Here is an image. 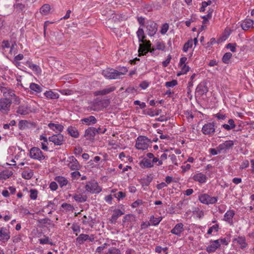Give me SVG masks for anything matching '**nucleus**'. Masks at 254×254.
I'll use <instances>...</instances> for the list:
<instances>
[{"label": "nucleus", "mask_w": 254, "mask_h": 254, "mask_svg": "<svg viewBox=\"0 0 254 254\" xmlns=\"http://www.w3.org/2000/svg\"><path fill=\"white\" fill-rule=\"evenodd\" d=\"M68 133L72 137L77 138L79 136V133L77 129L72 127H70L67 128Z\"/></svg>", "instance_id": "31"}, {"label": "nucleus", "mask_w": 254, "mask_h": 254, "mask_svg": "<svg viewBox=\"0 0 254 254\" xmlns=\"http://www.w3.org/2000/svg\"><path fill=\"white\" fill-rule=\"evenodd\" d=\"M127 72L126 69H124V72H122L113 68H107L103 70L102 74L106 78L112 79L119 78L121 75H124Z\"/></svg>", "instance_id": "2"}, {"label": "nucleus", "mask_w": 254, "mask_h": 254, "mask_svg": "<svg viewBox=\"0 0 254 254\" xmlns=\"http://www.w3.org/2000/svg\"><path fill=\"white\" fill-rule=\"evenodd\" d=\"M177 84H178V82L176 80H173L171 81L166 82L165 83V86L168 87H173L176 86V85H177Z\"/></svg>", "instance_id": "49"}, {"label": "nucleus", "mask_w": 254, "mask_h": 254, "mask_svg": "<svg viewBox=\"0 0 254 254\" xmlns=\"http://www.w3.org/2000/svg\"><path fill=\"white\" fill-rule=\"evenodd\" d=\"M85 188L86 190L92 193H98L102 190V189L95 181L87 182Z\"/></svg>", "instance_id": "4"}, {"label": "nucleus", "mask_w": 254, "mask_h": 254, "mask_svg": "<svg viewBox=\"0 0 254 254\" xmlns=\"http://www.w3.org/2000/svg\"><path fill=\"white\" fill-rule=\"evenodd\" d=\"M233 242H237L240 245L241 249H244L246 247L247 244L246 243V239L245 237H239L238 238L234 239Z\"/></svg>", "instance_id": "25"}, {"label": "nucleus", "mask_w": 254, "mask_h": 254, "mask_svg": "<svg viewBox=\"0 0 254 254\" xmlns=\"http://www.w3.org/2000/svg\"><path fill=\"white\" fill-rule=\"evenodd\" d=\"M71 177L74 178H78L81 175L79 172L76 171L71 173Z\"/></svg>", "instance_id": "62"}, {"label": "nucleus", "mask_w": 254, "mask_h": 254, "mask_svg": "<svg viewBox=\"0 0 254 254\" xmlns=\"http://www.w3.org/2000/svg\"><path fill=\"white\" fill-rule=\"evenodd\" d=\"M50 188L52 190H56L58 188V185L56 182H52L50 185Z\"/></svg>", "instance_id": "58"}, {"label": "nucleus", "mask_w": 254, "mask_h": 254, "mask_svg": "<svg viewBox=\"0 0 254 254\" xmlns=\"http://www.w3.org/2000/svg\"><path fill=\"white\" fill-rule=\"evenodd\" d=\"M217 199V197H212L207 194H201L199 196L200 201L205 204H212L215 203Z\"/></svg>", "instance_id": "7"}, {"label": "nucleus", "mask_w": 254, "mask_h": 254, "mask_svg": "<svg viewBox=\"0 0 254 254\" xmlns=\"http://www.w3.org/2000/svg\"><path fill=\"white\" fill-rule=\"evenodd\" d=\"M161 220V218L160 217L156 218L154 217V216H152L150 218V221L152 223L153 225H158Z\"/></svg>", "instance_id": "43"}, {"label": "nucleus", "mask_w": 254, "mask_h": 254, "mask_svg": "<svg viewBox=\"0 0 254 254\" xmlns=\"http://www.w3.org/2000/svg\"><path fill=\"white\" fill-rule=\"evenodd\" d=\"M51 6L48 4H44L40 9V12L42 15H48L50 14Z\"/></svg>", "instance_id": "29"}, {"label": "nucleus", "mask_w": 254, "mask_h": 254, "mask_svg": "<svg viewBox=\"0 0 254 254\" xmlns=\"http://www.w3.org/2000/svg\"><path fill=\"white\" fill-rule=\"evenodd\" d=\"M31 110L30 108L27 106H20L17 110V113L22 115H26L31 113Z\"/></svg>", "instance_id": "21"}, {"label": "nucleus", "mask_w": 254, "mask_h": 254, "mask_svg": "<svg viewBox=\"0 0 254 254\" xmlns=\"http://www.w3.org/2000/svg\"><path fill=\"white\" fill-rule=\"evenodd\" d=\"M151 141L145 136H139L137 139L135 147L138 149L145 150L148 148Z\"/></svg>", "instance_id": "3"}, {"label": "nucleus", "mask_w": 254, "mask_h": 254, "mask_svg": "<svg viewBox=\"0 0 254 254\" xmlns=\"http://www.w3.org/2000/svg\"><path fill=\"white\" fill-rule=\"evenodd\" d=\"M193 179L200 183H204L206 182V176L201 173H199L193 176Z\"/></svg>", "instance_id": "23"}, {"label": "nucleus", "mask_w": 254, "mask_h": 254, "mask_svg": "<svg viewBox=\"0 0 254 254\" xmlns=\"http://www.w3.org/2000/svg\"><path fill=\"white\" fill-rule=\"evenodd\" d=\"M29 156L31 158L39 161L43 160L45 159V156L42 151L40 148L36 147H32L30 149Z\"/></svg>", "instance_id": "6"}, {"label": "nucleus", "mask_w": 254, "mask_h": 254, "mask_svg": "<svg viewBox=\"0 0 254 254\" xmlns=\"http://www.w3.org/2000/svg\"><path fill=\"white\" fill-rule=\"evenodd\" d=\"M27 124V121L25 120H21L18 124L19 128L20 129H23L26 124Z\"/></svg>", "instance_id": "51"}, {"label": "nucleus", "mask_w": 254, "mask_h": 254, "mask_svg": "<svg viewBox=\"0 0 254 254\" xmlns=\"http://www.w3.org/2000/svg\"><path fill=\"white\" fill-rule=\"evenodd\" d=\"M167 187V185L164 182H162L161 183L158 184L156 186L158 190H161L165 187Z\"/></svg>", "instance_id": "64"}, {"label": "nucleus", "mask_w": 254, "mask_h": 254, "mask_svg": "<svg viewBox=\"0 0 254 254\" xmlns=\"http://www.w3.org/2000/svg\"><path fill=\"white\" fill-rule=\"evenodd\" d=\"M13 174L12 171L6 170L0 173V180H6L9 178Z\"/></svg>", "instance_id": "26"}, {"label": "nucleus", "mask_w": 254, "mask_h": 254, "mask_svg": "<svg viewBox=\"0 0 254 254\" xmlns=\"http://www.w3.org/2000/svg\"><path fill=\"white\" fill-rule=\"evenodd\" d=\"M10 238L9 230L5 228L0 229V241L2 242H7Z\"/></svg>", "instance_id": "13"}, {"label": "nucleus", "mask_w": 254, "mask_h": 254, "mask_svg": "<svg viewBox=\"0 0 254 254\" xmlns=\"http://www.w3.org/2000/svg\"><path fill=\"white\" fill-rule=\"evenodd\" d=\"M124 213L120 209H115L113 211V214L112 215L110 221L111 224H115L117 219L119 216L123 215Z\"/></svg>", "instance_id": "20"}, {"label": "nucleus", "mask_w": 254, "mask_h": 254, "mask_svg": "<svg viewBox=\"0 0 254 254\" xmlns=\"http://www.w3.org/2000/svg\"><path fill=\"white\" fill-rule=\"evenodd\" d=\"M103 107V103L101 101H100L98 102H96L92 104L91 106H89L88 107V110L98 111L101 110Z\"/></svg>", "instance_id": "19"}, {"label": "nucleus", "mask_w": 254, "mask_h": 254, "mask_svg": "<svg viewBox=\"0 0 254 254\" xmlns=\"http://www.w3.org/2000/svg\"><path fill=\"white\" fill-rule=\"evenodd\" d=\"M26 65H28L29 67L32 69L34 71L36 72L37 73H40L41 72V69L40 67L33 64L32 62L30 61H27L25 63Z\"/></svg>", "instance_id": "30"}, {"label": "nucleus", "mask_w": 254, "mask_h": 254, "mask_svg": "<svg viewBox=\"0 0 254 254\" xmlns=\"http://www.w3.org/2000/svg\"><path fill=\"white\" fill-rule=\"evenodd\" d=\"M13 242L14 243H18L21 241V238L20 235H16L12 237Z\"/></svg>", "instance_id": "60"}, {"label": "nucleus", "mask_w": 254, "mask_h": 254, "mask_svg": "<svg viewBox=\"0 0 254 254\" xmlns=\"http://www.w3.org/2000/svg\"><path fill=\"white\" fill-rule=\"evenodd\" d=\"M219 226L218 224H216L213 225L212 227H210L207 231V234L210 235L212 234L213 230H215L216 232H217L218 230Z\"/></svg>", "instance_id": "47"}, {"label": "nucleus", "mask_w": 254, "mask_h": 254, "mask_svg": "<svg viewBox=\"0 0 254 254\" xmlns=\"http://www.w3.org/2000/svg\"><path fill=\"white\" fill-rule=\"evenodd\" d=\"M16 124V122L14 120H12L10 122L9 124H4L3 127L5 129H8L10 128V127H13L15 126Z\"/></svg>", "instance_id": "46"}, {"label": "nucleus", "mask_w": 254, "mask_h": 254, "mask_svg": "<svg viewBox=\"0 0 254 254\" xmlns=\"http://www.w3.org/2000/svg\"><path fill=\"white\" fill-rule=\"evenodd\" d=\"M184 225L180 223L175 225V227L171 230V232L177 236H180L181 233L184 231Z\"/></svg>", "instance_id": "17"}, {"label": "nucleus", "mask_w": 254, "mask_h": 254, "mask_svg": "<svg viewBox=\"0 0 254 254\" xmlns=\"http://www.w3.org/2000/svg\"><path fill=\"white\" fill-rule=\"evenodd\" d=\"M33 173L31 172L24 171L22 174V176L25 179H30L32 177Z\"/></svg>", "instance_id": "44"}, {"label": "nucleus", "mask_w": 254, "mask_h": 254, "mask_svg": "<svg viewBox=\"0 0 254 254\" xmlns=\"http://www.w3.org/2000/svg\"><path fill=\"white\" fill-rule=\"evenodd\" d=\"M81 121L85 123L87 125H90L95 124L97 122V120L95 117L91 116L88 118L83 119Z\"/></svg>", "instance_id": "28"}, {"label": "nucleus", "mask_w": 254, "mask_h": 254, "mask_svg": "<svg viewBox=\"0 0 254 254\" xmlns=\"http://www.w3.org/2000/svg\"><path fill=\"white\" fill-rule=\"evenodd\" d=\"M66 162L68 163L67 164L68 167L71 170H78L79 169V164L74 157L70 156L68 157Z\"/></svg>", "instance_id": "9"}, {"label": "nucleus", "mask_w": 254, "mask_h": 254, "mask_svg": "<svg viewBox=\"0 0 254 254\" xmlns=\"http://www.w3.org/2000/svg\"><path fill=\"white\" fill-rule=\"evenodd\" d=\"M140 164L142 165L144 167L151 168L153 166V164L150 161L147 159L144 158L141 162Z\"/></svg>", "instance_id": "37"}, {"label": "nucleus", "mask_w": 254, "mask_h": 254, "mask_svg": "<svg viewBox=\"0 0 254 254\" xmlns=\"http://www.w3.org/2000/svg\"><path fill=\"white\" fill-rule=\"evenodd\" d=\"M146 28L148 34L150 36H153L157 30V24L153 21H149L147 23Z\"/></svg>", "instance_id": "14"}, {"label": "nucleus", "mask_w": 254, "mask_h": 254, "mask_svg": "<svg viewBox=\"0 0 254 254\" xmlns=\"http://www.w3.org/2000/svg\"><path fill=\"white\" fill-rule=\"evenodd\" d=\"M45 96L47 98L51 99H56L59 98V94L56 93H54L52 91H46L44 93Z\"/></svg>", "instance_id": "34"}, {"label": "nucleus", "mask_w": 254, "mask_h": 254, "mask_svg": "<svg viewBox=\"0 0 254 254\" xmlns=\"http://www.w3.org/2000/svg\"><path fill=\"white\" fill-rule=\"evenodd\" d=\"M192 43H193V41L192 40H190L189 41H188L187 42H186L184 45V47H183V51L185 52H187V51L188 50V49L191 47L192 46Z\"/></svg>", "instance_id": "42"}, {"label": "nucleus", "mask_w": 254, "mask_h": 254, "mask_svg": "<svg viewBox=\"0 0 254 254\" xmlns=\"http://www.w3.org/2000/svg\"><path fill=\"white\" fill-rule=\"evenodd\" d=\"M169 29V25L167 23L164 24L161 28V33L165 34Z\"/></svg>", "instance_id": "52"}, {"label": "nucleus", "mask_w": 254, "mask_h": 254, "mask_svg": "<svg viewBox=\"0 0 254 254\" xmlns=\"http://www.w3.org/2000/svg\"><path fill=\"white\" fill-rule=\"evenodd\" d=\"M114 196L116 197L118 199L120 200L126 197V195L125 192L122 191H119L114 194Z\"/></svg>", "instance_id": "45"}, {"label": "nucleus", "mask_w": 254, "mask_h": 254, "mask_svg": "<svg viewBox=\"0 0 254 254\" xmlns=\"http://www.w3.org/2000/svg\"><path fill=\"white\" fill-rule=\"evenodd\" d=\"M115 89L116 88L114 86H112L108 88L104 89L101 90L96 91L94 92V95L95 96L105 95L111 92L114 91Z\"/></svg>", "instance_id": "18"}, {"label": "nucleus", "mask_w": 254, "mask_h": 254, "mask_svg": "<svg viewBox=\"0 0 254 254\" xmlns=\"http://www.w3.org/2000/svg\"><path fill=\"white\" fill-rule=\"evenodd\" d=\"M214 124L207 123L205 124L202 128V132L203 134L209 135L215 132Z\"/></svg>", "instance_id": "11"}, {"label": "nucleus", "mask_w": 254, "mask_h": 254, "mask_svg": "<svg viewBox=\"0 0 254 254\" xmlns=\"http://www.w3.org/2000/svg\"><path fill=\"white\" fill-rule=\"evenodd\" d=\"M133 216L131 214H127L126 215L123 220V223L126 222H130L131 219L132 218Z\"/></svg>", "instance_id": "54"}, {"label": "nucleus", "mask_w": 254, "mask_h": 254, "mask_svg": "<svg viewBox=\"0 0 254 254\" xmlns=\"http://www.w3.org/2000/svg\"><path fill=\"white\" fill-rule=\"evenodd\" d=\"M235 213L233 210H229L226 212L224 215V219L225 221L230 222V221L232 219Z\"/></svg>", "instance_id": "36"}, {"label": "nucleus", "mask_w": 254, "mask_h": 254, "mask_svg": "<svg viewBox=\"0 0 254 254\" xmlns=\"http://www.w3.org/2000/svg\"><path fill=\"white\" fill-rule=\"evenodd\" d=\"M165 45L161 42H157L156 44V49L159 50L163 51L165 50Z\"/></svg>", "instance_id": "56"}, {"label": "nucleus", "mask_w": 254, "mask_h": 254, "mask_svg": "<svg viewBox=\"0 0 254 254\" xmlns=\"http://www.w3.org/2000/svg\"><path fill=\"white\" fill-rule=\"evenodd\" d=\"M181 66V71L182 73H184L186 74L188 71L190 70V67L189 66H187L186 64H184L182 65H180Z\"/></svg>", "instance_id": "57"}, {"label": "nucleus", "mask_w": 254, "mask_h": 254, "mask_svg": "<svg viewBox=\"0 0 254 254\" xmlns=\"http://www.w3.org/2000/svg\"><path fill=\"white\" fill-rule=\"evenodd\" d=\"M220 247V244L218 241H214L213 243L207 247L206 251L208 253H210L214 252L216 250Z\"/></svg>", "instance_id": "24"}, {"label": "nucleus", "mask_w": 254, "mask_h": 254, "mask_svg": "<svg viewBox=\"0 0 254 254\" xmlns=\"http://www.w3.org/2000/svg\"><path fill=\"white\" fill-rule=\"evenodd\" d=\"M109 244H107V243H104L103 246H100V247H98L97 249H96V252H98V253H101L103 250L107 246H108Z\"/></svg>", "instance_id": "61"}, {"label": "nucleus", "mask_w": 254, "mask_h": 254, "mask_svg": "<svg viewBox=\"0 0 254 254\" xmlns=\"http://www.w3.org/2000/svg\"><path fill=\"white\" fill-rule=\"evenodd\" d=\"M254 21L250 19H246L242 23L241 27L244 30H247L253 27Z\"/></svg>", "instance_id": "22"}, {"label": "nucleus", "mask_w": 254, "mask_h": 254, "mask_svg": "<svg viewBox=\"0 0 254 254\" xmlns=\"http://www.w3.org/2000/svg\"><path fill=\"white\" fill-rule=\"evenodd\" d=\"M106 254H121V251L115 247L109 249Z\"/></svg>", "instance_id": "41"}, {"label": "nucleus", "mask_w": 254, "mask_h": 254, "mask_svg": "<svg viewBox=\"0 0 254 254\" xmlns=\"http://www.w3.org/2000/svg\"><path fill=\"white\" fill-rule=\"evenodd\" d=\"M137 35L138 38V41L141 43L139 45L138 49V56H141L145 55L148 52H152L154 49L151 48V43L150 41L144 40L145 36L142 28H139L137 31Z\"/></svg>", "instance_id": "1"}, {"label": "nucleus", "mask_w": 254, "mask_h": 254, "mask_svg": "<svg viewBox=\"0 0 254 254\" xmlns=\"http://www.w3.org/2000/svg\"><path fill=\"white\" fill-rule=\"evenodd\" d=\"M25 8V5L24 4L19 3L15 4L14 6V10L18 14L23 15L24 14L23 11L24 10Z\"/></svg>", "instance_id": "35"}, {"label": "nucleus", "mask_w": 254, "mask_h": 254, "mask_svg": "<svg viewBox=\"0 0 254 254\" xmlns=\"http://www.w3.org/2000/svg\"><path fill=\"white\" fill-rule=\"evenodd\" d=\"M30 88L32 90H33L34 91H36L37 92H41V87L34 83H31L30 85Z\"/></svg>", "instance_id": "40"}, {"label": "nucleus", "mask_w": 254, "mask_h": 254, "mask_svg": "<svg viewBox=\"0 0 254 254\" xmlns=\"http://www.w3.org/2000/svg\"><path fill=\"white\" fill-rule=\"evenodd\" d=\"M96 128L93 127H90L85 130L84 136L87 140L93 141L96 135Z\"/></svg>", "instance_id": "12"}, {"label": "nucleus", "mask_w": 254, "mask_h": 254, "mask_svg": "<svg viewBox=\"0 0 254 254\" xmlns=\"http://www.w3.org/2000/svg\"><path fill=\"white\" fill-rule=\"evenodd\" d=\"M12 101L9 99L6 98H1L0 100V111L4 114L8 113L10 110V107Z\"/></svg>", "instance_id": "5"}, {"label": "nucleus", "mask_w": 254, "mask_h": 254, "mask_svg": "<svg viewBox=\"0 0 254 254\" xmlns=\"http://www.w3.org/2000/svg\"><path fill=\"white\" fill-rule=\"evenodd\" d=\"M229 35H230V33L229 32H228L227 35H225V34L223 35L222 36V37H221V38H219L217 40V43H220L225 41L227 38V37H228V36Z\"/></svg>", "instance_id": "59"}, {"label": "nucleus", "mask_w": 254, "mask_h": 254, "mask_svg": "<svg viewBox=\"0 0 254 254\" xmlns=\"http://www.w3.org/2000/svg\"><path fill=\"white\" fill-rule=\"evenodd\" d=\"M172 57L171 55H168L167 59L162 63V65L164 67H167L170 62Z\"/></svg>", "instance_id": "55"}, {"label": "nucleus", "mask_w": 254, "mask_h": 254, "mask_svg": "<svg viewBox=\"0 0 254 254\" xmlns=\"http://www.w3.org/2000/svg\"><path fill=\"white\" fill-rule=\"evenodd\" d=\"M48 126L54 131H59L61 132L64 128V127L61 125L55 124L54 123H50L48 125Z\"/></svg>", "instance_id": "32"}, {"label": "nucleus", "mask_w": 254, "mask_h": 254, "mask_svg": "<svg viewBox=\"0 0 254 254\" xmlns=\"http://www.w3.org/2000/svg\"><path fill=\"white\" fill-rule=\"evenodd\" d=\"M232 57V54L231 53H225L222 58L223 62L225 64H228Z\"/></svg>", "instance_id": "38"}, {"label": "nucleus", "mask_w": 254, "mask_h": 254, "mask_svg": "<svg viewBox=\"0 0 254 254\" xmlns=\"http://www.w3.org/2000/svg\"><path fill=\"white\" fill-rule=\"evenodd\" d=\"M196 91L200 95H203L204 94H206L208 91V88L206 86V82H202L199 83L196 88Z\"/></svg>", "instance_id": "15"}, {"label": "nucleus", "mask_w": 254, "mask_h": 254, "mask_svg": "<svg viewBox=\"0 0 254 254\" xmlns=\"http://www.w3.org/2000/svg\"><path fill=\"white\" fill-rule=\"evenodd\" d=\"M55 180L59 184L61 188L66 186L68 183L67 180L64 177L62 176L56 177L55 179Z\"/></svg>", "instance_id": "27"}, {"label": "nucleus", "mask_w": 254, "mask_h": 254, "mask_svg": "<svg viewBox=\"0 0 254 254\" xmlns=\"http://www.w3.org/2000/svg\"><path fill=\"white\" fill-rule=\"evenodd\" d=\"M234 145V142L232 140L226 141L224 143L220 144L218 149L219 151L226 150L230 148H231Z\"/></svg>", "instance_id": "16"}, {"label": "nucleus", "mask_w": 254, "mask_h": 254, "mask_svg": "<svg viewBox=\"0 0 254 254\" xmlns=\"http://www.w3.org/2000/svg\"><path fill=\"white\" fill-rule=\"evenodd\" d=\"M237 44L236 43H229L227 45L226 48L230 49L231 52H235L236 51V47Z\"/></svg>", "instance_id": "48"}, {"label": "nucleus", "mask_w": 254, "mask_h": 254, "mask_svg": "<svg viewBox=\"0 0 254 254\" xmlns=\"http://www.w3.org/2000/svg\"><path fill=\"white\" fill-rule=\"evenodd\" d=\"M216 241H218L220 245L221 244H224L225 245H227L228 244V241H227V240H226V238L220 239L217 240Z\"/></svg>", "instance_id": "63"}, {"label": "nucleus", "mask_w": 254, "mask_h": 254, "mask_svg": "<svg viewBox=\"0 0 254 254\" xmlns=\"http://www.w3.org/2000/svg\"><path fill=\"white\" fill-rule=\"evenodd\" d=\"M49 140L57 145H61L63 144L64 142V136L61 133L54 134L49 137Z\"/></svg>", "instance_id": "10"}, {"label": "nucleus", "mask_w": 254, "mask_h": 254, "mask_svg": "<svg viewBox=\"0 0 254 254\" xmlns=\"http://www.w3.org/2000/svg\"><path fill=\"white\" fill-rule=\"evenodd\" d=\"M94 240L95 237L93 235L89 236L87 234H81L76 238V242L79 245H81L87 240H89L90 242H93Z\"/></svg>", "instance_id": "8"}, {"label": "nucleus", "mask_w": 254, "mask_h": 254, "mask_svg": "<svg viewBox=\"0 0 254 254\" xmlns=\"http://www.w3.org/2000/svg\"><path fill=\"white\" fill-rule=\"evenodd\" d=\"M74 199L78 202H85L86 200L87 197L85 196H83L81 194H75L73 196Z\"/></svg>", "instance_id": "39"}, {"label": "nucleus", "mask_w": 254, "mask_h": 254, "mask_svg": "<svg viewBox=\"0 0 254 254\" xmlns=\"http://www.w3.org/2000/svg\"><path fill=\"white\" fill-rule=\"evenodd\" d=\"M0 90L1 92L3 93V95L6 97L7 96L11 97L13 96H15V94L13 93V92L6 87H1L0 88Z\"/></svg>", "instance_id": "33"}, {"label": "nucleus", "mask_w": 254, "mask_h": 254, "mask_svg": "<svg viewBox=\"0 0 254 254\" xmlns=\"http://www.w3.org/2000/svg\"><path fill=\"white\" fill-rule=\"evenodd\" d=\"M39 241L41 244H50L51 245H53V243L52 242H49L48 237H46L44 239H39Z\"/></svg>", "instance_id": "53"}, {"label": "nucleus", "mask_w": 254, "mask_h": 254, "mask_svg": "<svg viewBox=\"0 0 254 254\" xmlns=\"http://www.w3.org/2000/svg\"><path fill=\"white\" fill-rule=\"evenodd\" d=\"M30 196L32 199H35L37 197V191L35 190H31Z\"/></svg>", "instance_id": "50"}]
</instances>
